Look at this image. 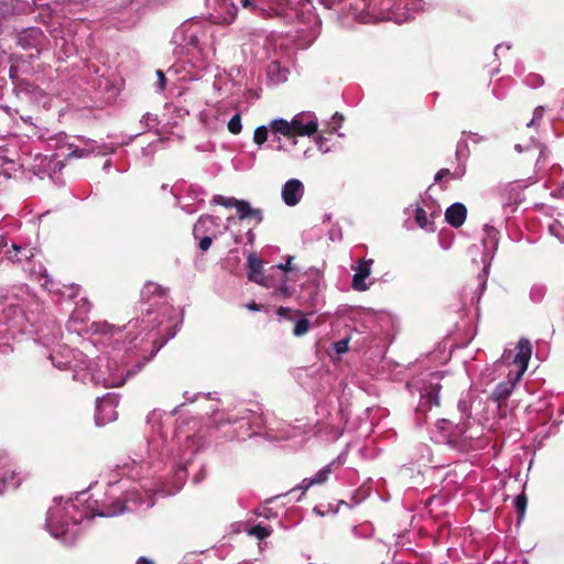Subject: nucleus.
<instances>
[{"label":"nucleus","mask_w":564,"mask_h":564,"mask_svg":"<svg viewBox=\"0 0 564 564\" xmlns=\"http://www.w3.org/2000/svg\"><path fill=\"white\" fill-rule=\"evenodd\" d=\"M151 435L147 446L133 452L129 460L118 465L109 481L105 499L79 492L75 499L55 498L48 508L45 527L50 534L63 543H73L79 533L80 522L88 517H116L133 510L139 505H152L150 494L158 489L150 478L170 466L178 480H183L185 466L203 446L202 437L189 429L178 426L171 440L163 431L162 416L153 411L148 416Z\"/></svg>","instance_id":"nucleus-1"},{"label":"nucleus","mask_w":564,"mask_h":564,"mask_svg":"<svg viewBox=\"0 0 564 564\" xmlns=\"http://www.w3.org/2000/svg\"><path fill=\"white\" fill-rule=\"evenodd\" d=\"M153 314L154 312L148 308L147 317L128 323L127 332L129 334L137 328H141L140 334L147 330L140 343H135L129 348L121 343L123 337L121 329L115 328L108 323H94L90 327L91 343L95 346H102L106 350L94 362L87 359L82 361V370H85L86 373L80 375L79 378L106 388L122 386L127 377L134 375L166 343V340L158 343L154 329L163 323V318L159 319V313L152 317Z\"/></svg>","instance_id":"nucleus-2"},{"label":"nucleus","mask_w":564,"mask_h":564,"mask_svg":"<svg viewBox=\"0 0 564 564\" xmlns=\"http://www.w3.org/2000/svg\"><path fill=\"white\" fill-rule=\"evenodd\" d=\"M531 355L530 341L522 338L514 350H505L501 358L495 362V371L498 373V377H507V380L499 382L492 391L491 399L495 402L501 403L511 395L516 384L528 369Z\"/></svg>","instance_id":"nucleus-3"},{"label":"nucleus","mask_w":564,"mask_h":564,"mask_svg":"<svg viewBox=\"0 0 564 564\" xmlns=\"http://www.w3.org/2000/svg\"><path fill=\"white\" fill-rule=\"evenodd\" d=\"M213 29L210 24L188 21L183 23L173 35V41L180 48V53L193 55L200 62L198 67L202 69L215 54Z\"/></svg>","instance_id":"nucleus-4"},{"label":"nucleus","mask_w":564,"mask_h":564,"mask_svg":"<svg viewBox=\"0 0 564 564\" xmlns=\"http://www.w3.org/2000/svg\"><path fill=\"white\" fill-rule=\"evenodd\" d=\"M272 127L280 134L295 132L301 137H311L316 133L318 121L315 113L302 111L295 115L290 121L282 118L273 119Z\"/></svg>","instance_id":"nucleus-5"},{"label":"nucleus","mask_w":564,"mask_h":564,"mask_svg":"<svg viewBox=\"0 0 564 564\" xmlns=\"http://www.w3.org/2000/svg\"><path fill=\"white\" fill-rule=\"evenodd\" d=\"M23 299L15 294L0 296V336L9 328L20 326L24 319L29 321L26 313L22 310Z\"/></svg>","instance_id":"nucleus-6"},{"label":"nucleus","mask_w":564,"mask_h":564,"mask_svg":"<svg viewBox=\"0 0 564 564\" xmlns=\"http://www.w3.org/2000/svg\"><path fill=\"white\" fill-rule=\"evenodd\" d=\"M50 359L56 368H72L76 372L74 377H80L79 371L83 368L82 361L85 360V356L82 352L75 351L68 347H61L58 351L50 354Z\"/></svg>","instance_id":"nucleus-7"},{"label":"nucleus","mask_w":564,"mask_h":564,"mask_svg":"<svg viewBox=\"0 0 564 564\" xmlns=\"http://www.w3.org/2000/svg\"><path fill=\"white\" fill-rule=\"evenodd\" d=\"M394 3L392 0H370L367 4V12L364 22L390 21L393 20L398 23L403 22L393 12Z\"/></svg>","instance_id":"nucleus-8"},{"label":"nucleus","mask_w":564,"mask_h":564,"mask_svg":"<svg viewBox=\"0 0 564 564\" xmlns=\"http://www.w3.org/2000/svg\"><path fill=\"white\" fill-rule=\"evenodd\" d=\"M293 259L294 258L292 256H289L285 263H280L270 268L272 278L275 272H282L285 274V278L276 286V293L283 299H289L294 294V289L291 286L290 282L299 278V273L292 264Z\"/></svg>","instance_id":"nucleus-9"},{"label":"nucleus","mask_w":564,"mask_h":564,"mask_svg":"<svg viewBox=\"0 0 564 564\" xmlns=\"http://www.w3.org/2000/svg\"><path fill=\"white\" fill-rule=\"evenodd\" d=\"M118 397L115 394H106L98 398L96 402L95 422L98 426H104L107 423L115 421L118 416L117 408Z\"/></svg>","instance_id":"nucleus-10"},{"label":"nucleus","mask_w":564,"mask_h":564,"mask_svg":"<svg viewBox=\"0 0 564 564\" xmlns=\"http://www.w3.org/2000/svg\"><path fill=\"white\" fill-rule=\"evenodd\" d=\"M441 379L442 375L440 372H432L429 375L426 381L421 388V401L419 405L421 411H424L427 408L431 409L432 405H438Z\"/></svg>","instance_id":"nucleus-11"},{"label":"nucleus","mask_w":564,"mask_h":564,"mask_svg":"<svg viewBox=\"0 0 564 564\" xmlns=\"http://www.w3.org/2000/svg\"><path fill=\"white\" fill-rule=\"evenodd\" d=\"M90 310V305L86 299H80L76 303V307L73 311L68 323L67 328L69 332H74L77 334H82L83 332H90L91 333V325L95 323L93 322L89 326L86 325V322L88 321V313Z\"/></svg>","instance_id":"nucleus-12"},{"label":"nucleus","mask_w":564,"mask_h":564,"mask_svg":"<svg viewBox=\"0 0 564 564\" xmlns=\"http://www.w3.org/2000/svg\"><path fill=\"white\" fill-rule=\"evenodd\" d=\"M321 291V278L316 273L302 283V294L299 295L300 304L311 308L316 307L319 302Z\"/></svg>","instance_id":"nucleus-13"},{"label":"nucleus","mask_w":564,"mask_h":564,"mask_svg":"<svg viewBox=\"0 0 564 564\" xmlns=\"http://www.w3.org/2000/svg\"><path fill=\"white\" fill-rule=\"evenodd\" d=\"M205 196L206 193L202 187L189 185L187 186V195L178 198V205L186 214L192 215L203 207Z\"/></svg>","instance_id":"nucleus-14"},{"label":"nucleus","mask_w":564,"mask_h":564,"mask_svg":"<svg viewBox=\"0 0 564 564\" xmlns=\"http://www.w3.org/2000/svg\"><path fill=\"white\" fill-rule=\"evenodd\" d=\"M248 278L250 281L268 289L275 286L274 280H272L271 271L269 270V273L265 275L262 271V260L253 253L248 257Z\"/></svg>","instance_id":"nucleus-15"},{"label":"nucleus","mask_w":564,"mask_h":564,"mask_svg":"<svg viewBox=\"0 0 564 564\" xmlns=\"http://www.w3.org/2000/svg\"><path fill=\"white\" fill-rule=\"evenodd\" d=\"M304 184L299 178L288 180L281 189V197L286 206H296L304 195Z\"/></svg>","instance_id":"nucleus-16"},{"label":"nucleus","mask_w":564,"mask_h":564,"mask_svg":"<svg viewBox=\"0 0 564 564\" xmlns=\"http://www.w3.org/2000/svg\"><path fill=\"white\" fill-rule=\"evenodd\" d=\"M227 110L221 106H212L199 112V121L210 130L219 129L226 121Z\"/></svg>","instance_id":"nucleus-17"},{"label":"nucleus","mask_w":564,"mask_h":564,"mask_svg":"<svg viewBox=\"0 0 564 564\" xmlns=\"http://www.w3.org/2000/svg\"><path fill=\"white\" fill-rule=\"evenodd\" d=\"M21 478L15 473L11 462L7 457H0V494L6 488H17Z\"/></svg>","instance_id":"nucleus-18"},{"label":"nucleus","mask_w":564,"mask_h":564,"mask_svg":"<svg viewBox=\"0 0 564 564\" xmlns=\"http://www.w3.org/2000/svg\"><path fill=\"white\" fill-rule=\"evenodd\" d=\"M44 34L40 29L30 28L19 34V44L25 50H35L40 54L44 43Z\"/></svg>","instance_id":"nucleus-19"},{"label":"nucleus","mask_w":564,"mask_h":564,"mask_svg":"<svg viewBox=\"0 0 564 564\" xmlns=\"http://www.w3.org/2000/svg\"><path fill=\"white\" fill-rule=\"evenodd\" d=\"M372 260H361L354 268L356 271L352 276V288L356 291H366L369 289V284L366 282L367 278L371 273Z\"/></svg>","instance_id":"nucleus-20"},{"label":"nucleus","mask_w":564,"mask_h":564,"mask_svg":"<svg viewBox=\"0 0 564 564\" xmlns=\"http://www.w3.org/2000/svg\"><path fill=\"white\" fill-rule=\"evenodd\" d=\"M217 227V218L209 215L200 216L193 227V235L196 239L204 235L216 236Z\"/></svg>","instance_id":"nucleus-21"},{"label":"nucleus","mask_w":564,"mask_h":564,"mask_svg":"<svg viewBox=\"0 0 564 564\" xmlns=\"http://www.w3.org/2000/svg\"><path fill=\"white\" fill-rule=\"evenodd\" d=\"M334 465H335V462L321 468L313 477L304 478L301 481V484L299 485L297 489H300L302 491V494H304L312 486L324 484L328 479L329 475L332 474Z\"/></svg>","instance_id":"nucleus-22"},{"label":"nucleus","mask_w":564,"mask_h":564,"mask_svg":"<svg viewBox=\"0 0 564 564\" xmlns=\"http://www.w3.org/2000/svg\"><path fill=\"white\" fill-rule=\"evenodd\" d=\"M467 209L464 204L455 203L445 212L446 221L453 227H460L466 220Z\"/></svg>","instance_id":"nucleus-23"},{"label":"nucleus","mask_w":564,"mask_h":564,"mask_svg":"<svg viewBox=\"0 0 564 564\" xmlns=\"http://www.w3.org/2000/svg\"><path fill=\"white\" fill-rule=\"evenodd\" d=\"M235 209L239 216V219L252 218L258 224H260L263 219L262 212L258 208H252L249 202L239 199Z\"/></svg>","instance_id":"nucleus-24"},{"label":"nucleus","mask_w":564,"mask_h":564,"mask_svg":"<svg viewBox=\"0 0 564 564\" xmlns=\"http://www.w3.org/2000/svg\"><path fill=\"white\" fill-rule=\"evenodd\" d=\"M20 89L35 102L41 104L43 106L47 105L48 97L40 87L26 82L20 84Z\"/></svg>","instance_id":"nucleus-25"},{"label":"nucleus","mask_w":564,"mask_h":564,"mask_svg":"<svg viewBox=\"0 0 564 564\" xmlns=\"http://www.w3.org/2000/svg\"><path fill=\"white\" fill-rule=\"evenodd\" d=\"M268 77L273 84H281L288 79V69L281 67L276 59L268 65Z\"/></svg>","instance_id":"nucleus-26"},{"label":"nucleus","mask_w":564,"mask_h":564,"mask_svg":"<svg viewBox=\"0 0 564 564\" xmlns=\"http://www.w3.org/2000/svg\"><path fill=\"white\" fill-rule=\"evenodd\" d=\"M59 156V154H54L52 158H40L44 172L48 173L50 176L59 173L64 169L65 163Z\"/></svg>","instance_id":"nucleus-27"},{"label":"nucleus","mask_w":564,"mask_h":564,"mask_svg":"<svg viewBox=\"0 0 564 564\" xmlns=\"http://www.w3.org/2000/svg\"><path fill=\"white\" fill-rule=\"evenodd\" d=\"M272 124H273V119L271 121H269L268 124L260 126L254 130L253 142L256 144L262 145L268 140L269 133H271L274 137V139L276 140V138L280 133L273 129Z\"/></svg>","instance_id":"nucleus-28"},{"label":"nucleus","mask_w":564,"mask_h":564,"mask_svg":"<svg viewBox=\"0 0 564 564\" xmlns=\"http://www.w3.org/2000/svg\"><path fill=\"white\" fill-rule=\"evenodd\" d=\"M437 213H438L437 210H432L429 215L424 208L417 207L416 213H415V221L421 228H423L427 231H434V224H433L432 218Z\"/></svg>","instance_id":"nucleus-29"},{"label":"nucleus","mask_w":564,"mask_h":564,"mask_svg":"<svg viewBox=\"0 0 564 564\" xmlns=\"http://www.w3.org/2000/svg\"><path fill=\"white\" fill-rule=\"evenodd\" d=\"M59 338L61 329L56 325L47 328H41L39 330V340H41L45 346L57 343Z\"/></svg>","instance_id":"nucleus-30"},{"label":"nucleus","mask_w":564,"mask_h":564,"mask_svg":"<svg viewBox=\"0 0 564 564\" xmlns=\"http://www.w3.org/2000/svg\"><path fill=\"white\" fill-rule=\"evenodd\" d=\"M297 137L300 135L295 132H291L290 134H279L276 138V150L290 152L299 143Z\"/></svg>","instance_id":"nucleus-31"},{"label":"nucleus","mask_w":564,"mask_h":564,"mask_svg":"<svg viewBox=\"0 0 564 564\" xmlns=\"http://www.w3.org/2000/svg\"><path fill=\"white\" fill-rule=\"evenodd\" d=\"M141 296L145 301L150 302L152 300V297H155V296L163 299L164 291L159 284L153 283V282H148L147 284H144V286L141 291Z\"/></svg>","instance_id":"nucleus-32"},{"label":"nucleus","mask_w":564,"mask_h":564,"mask_svg":"<svg viewBox=\"0 0 564 564\" xmlns=\"http://www.w3.org/2000/svg\"><path fill=\"white\" fill-rule=\"evenodd\" d=\"M115 148L111 145L109 148H105L102 150H95V149H79L75 148L72 151H69L67 154H65L66 158H85L88 156L90 153H98V154H106L108 152H113Z\"/></svg>","instance_id":"nucleus-33"},{"label":"nucleus","mask_w":564,"mask_h":564,"mask_svg":"<svg viewBox=\"0 0 564 564\" xmlns=\"http://www.w3.org/2000/svg\"><path fill=\"white\" fill-rule=\"evenodd\" d=\"M247 533L251 536L257 538L258 540H264L270 536L272 533L271 527L257 524L247 530Z\"/></svg>","instance_id":"nucleus-34"},{"label":"nucleus","mask_w":564,"mask_h":564,"mask_svg":"<svg viewBox=\"0 0 564 564\" xmlns=\"http://www.w3.org/2000/svg\"><path fill=\"white\" fill-rule=\"evenodd\" d=\"M523 83L528 87H530L532 89H536L544 85V78L540 74L530 73L524 77Z\"/></svg>","instance_id":"nucleus-35"},{"label":"nucleus","mask_w":564,"mask_h":564,"mask_svg":"<svg viewBox=\"0 0 564 564\" xmlns=\"http://www.w3.org/2000/svg\"><path fill=\"white\" fill-rule=\"evenodd\" d=\"M55 46L61 48L65 56H70L76 52V48L72 42H68L64 36L55 37Z\"/></svg>","instance_id":"nucleus-36"},{"label":"nucleus","mask_w":564,"mask_h":564,"mask_svg":"<svg viewBox=\"0 0 564 564\" xmlns=\"http://www.w3.org/2000/svg\"><path fill=\"white\" fill-rule=\"evenodd\" d=\"M227 129L232 134H239L242 130L241 116L239 112L235 113L227 122Z\"/></svg>","instance_id":"nucleus-37"},{"label":"nucleus","mask_w":564,"mask_h":564,"mask_svg":"<svg viewBox=\"0 0 564 564\" xmlns=\"http://www.w3.org/2000/svg\"><path fill=\"white\" fill-rule=\"evenodd\" d=\"M239 199L235 197H226L223 195H215L212 203L215 205H221L226 208H235Z\"/></svg>","instance_id":"nucleus-38"},{"label":"nucleus","mask_w":564,"mask_h":564,"mask_svg":"<svg viewBox=\"0 0 564 564\" xmlns=\"http://www.w3.org/2000/svg\"><path fill=\"white\" fill-rule=\"evenodd\" d=\"M422 0H405L404 8L406 9L405 17L402 19L403 21H408L412 19L413 14L410 12H419L422 10Z\"/></svg>","instance_id":"nucleus-39"},{"label":"nucleus","mask_w":564,"mask_h":564,"mask_svg":"<svg viewBox=\"0 0 564 564\" xmlns=\"http://www.w3.org/2000/svg\"><path fill=\"white\" fill-rule=\"evenodd\" d=\"M311 324L307 318H300L295 321L293 335L296 337L304 336L310 330Z\"/></svg>","instance_id":"nucleus-40"},{"label":"nucleus","mask_w":564,"mask_h":564,"mask_svg":"<svg viewBox=\"0 0 564 564\" xmlns=\"http://www.w3.org/2000/svg\"><path fill=\"white\" fill-rule=\"evenodd\" d=\"M469 155V150L467 145V141L463 138L458 141L457 148H456V158L458 161L466 160Z\"/></svg>","instance_id":"nucleus-41"},{"label":"nucleus","mask_w":564,"mask_h":564,"mask_svg":"<svg viewBox=\"0 0 564 564\" xmlns=\"http://www.w3.org/2000/svg\"><path fill=\"white\" fill-rule=\"evenodd\" d=\"M12 248L14 249L15 254L14 257H11V259L14 261L21 262L23 258L29 259L30 257H32V252L25 248L22 249L17 245H12Z\"/></svg>","instance_id":"nucleus-42"},{"label":"nucleus","mask_w":564,"mask_h":564,"mask_svg":"<svg viewBox=\"0 0 564 564\" xmlns=\"http://www.w3.org/2000/svg\"><path fill=\"white\" fill-rule=\"evenodd\" d=\"M514 508L519 512L520 518H523L527 508V497L523 494L516 497Z\"/></svg>","instance_id":"nucleus-43"},{"label":"nucleus","mask_w":564,"mask_h":564,"mask_svg":"<svg viewBox=\"0 0 564 564\" xmlns=\"http://www.w3.org/2000/svg\"><path fill=\"white\" fill-rule=\"evenodd\" d=\"M544 116V107L543 106H538L534 111H533V118L531 119L530 122H528V127H533L535 126Z\"/></svg>","instance_id":"nucleus-44"},{"label":"nucleus","mask_w":564,"mask_h":564,"mask_svg":"<svg viewBox=\"0 0 564 564\" xmlns=\"http://www.w3.org/2000/svg\"><path fill=\"white\" fill-rule=\"evenodd\" d=\"M544 293H545V289L544 286L542 285H535L531 289V299L534 301V302H540L543 296H544Z\"/></svg>","instance_id":"nucleus-45"},{"label":"nucleus","mask_w":564,"mask_h":564,"mask_svg":"<svg viewBox=\"0 0 564 564\" xmlns=\"http://www.w3.org/2000/svg\"><path fill=\"white\" fill-rule=\"evenodd\" d=\"M213 237L214 236H210V235H204L198 238V240H199L198 246L202 251H207L210 248L212 242H213Z\"/></svg>","instance_id":"nucleus-46"},{"label":"nucleus","mask_w":564,"mask_h":564,"mask_svg":"<svg viewBox=\"0 0 564 564\" xmlns=\"http://www.w3.org/2000/svg\"><path fill=\"white\" fill-rule=\"evenodd\" d=\"M549 231L551 235L555 236L561 241H563V239H562L563 228L557 221H555L549 226Z\"/></svg>","instance_id":"nucleus-47"},{"label":"nucleus","mask_w":564,"mask_h":564,"mask_svg":"<svg viewBox=\"0 0 564 564\" xmlns=\"http://www.w3.org/2000/svg\"><path fill=\"white\" fill-rule=\"evenodd\" d=\"M251 414H252V412H251L250 410L245 411V412H243V415L239 419V421H240V422H245V421H247V423H246V424H248V425H249V427H251V423H250ZM228 422H229V423H234V424H236V423H238V419H237V417H235V419H228Z\"/></svg>","instance_id":"nucleus-48"},{"label":"nucleus","mask_w":564,"mask_h":564,"mask_svg":"<svg viewBox=\"0 0 564 564\" xmlns=\"http://www.w3.org/2000/svg\"><path fill=\"white\" fill-rule=\"evenodd\" d=\"M158 82H156V90L162 91L166 86V78L162 70H156Z\"/></svg>","instance_id":"nucleus-49"},{"label":"nucleus","mask_w":564,"mask_h":564,"mask_svg":"<svg viewBox=\"0 0 564 564\" xmlns=\"http://www.w3.org/2000/svg\"><path fill=\"white\" fill-rule=\"evenodd\" d=\"M348 339H341L335 344V350L337 354H345L348 351Z\"/></svg>","instance_id":"nucleus-50"},{"label":"nucleus","mask_w":564,"mask_h":564,"mask_svg":"<svg viewBox=\"0 0 564 564\" xmlns=\"http://www.w3.org/2000/svg\"><path fill=\"white\" fill-rule=\"evenodd\" d=\"M291 312V308L281 306L278 308L276 314L279 317L292 319Z\"/></svg>","instance_id":"nucleus-51"},{"label":"nucleus","mask_w":564,"mask_h":564,"mask_svg":"<svg viewBox=\"0 0 564 564\" xmlns=\"http://www.w3.org/2000/svg\"><path fill=\"white\" fill-rule=\"evenodd\" d=\"M145 122L148 127H154L156 124V118L152 116L151 113H145L142 117V122Z\"/></svg>","instance_id":"nucleus-52"},{"label":"nucleus","mask_w":564,"mask_h":564,"mask_svg":"<svg viewBox=\"0 0 564 564\" xmlns=\"http://www.w3.org/2000/svg\"><path fill=\"white\" fill-rule=\"evenodd\" d=\"M466 134H468L471 138L473 142H475V143H478V142L485 140V137L478 135L477 133L464 131L463 137Z\"/></svg>","instance_id":"nucleus-53"},{"label":"nucleus","mask_w":564,"mask_h":564,"mask_svg":"<svg viewBox=\"0 0 564 564\" xmlns=\"http://www.w3.org/2000/svg\"><path fill=\"white\" fill-rule=\"evenodd\" d=\"M510 47H511V46H510L509 44H498V45L496 46V48H495V55H496V56H498V55H499V53H500V51H502V50L508 51V50H510Z\"/></svg>","instance_id":"nucleus-54"},{"label":"nucleus","mask_w":564,"mask_h":564,"mask_svg":"<svg viewBox=\"0 0 564 564\" xmlns=\"http://www.w3.org/2000/svg\"><path fill=\"white\" fill-rule=\"evenodd\" d=\"M448 174H449V170L443 169L436 173L435 181L437 182V181L442 180L445 175H448Z\"/></svg>","instance_id":"nucleus-55"},{"label":"nucleus","mask_w":564,"mask_h":564,"mask_svg":"<svg viewBox=\"0 0 564 564\" xmlns=\"http://www.w3.org/2000/svg\"><path fill=\"white\" fill-rule=\"evenodd\" d=\"M246 307L252 312H259L261 310V306L254 302L248 303Z\"/></svg>","instance_id":"nucleus-56"},{"label":"nucleus","mask_w":564,"mask_h":564,"mask_svg":"<svg viewBox=\"0 0 564 564\" xmlns=\"http://www.w3.org/2000/svg\"><path fill=\"white\" fill-rule=\"evenodd\" d=\"M135 564H154V563H153L152 560H150L148 557H144V556H141V557L138 558Z\"/></svg>","instance_id":"nucleus-57"},{"label":"nucleus","mask_w":564,"mask_h":564,"mask_svg":"<svg viewBox=\"0 0 564 564\" xmlns=\"http://www.w3.org/2000/svg\"><path fill=\"white\" fill-rule=\"evenodd\" d=\"M464 174H465V167H464V166H458V169L455 171V173L453 174V176H454V177H456V178H459V177H462Z\"/></svg>","instance_id":"nucleus-58"},{"label":"nucleus","mask_w":564,"mask_h":564,"mask_svg":"<svg viewBox=\"0 0 564 564\" xmlns=\"http://www.w3.org/2000/svg\"><path fill=\"white\" fill-rule=\"evenodd\" d=\"M182 187H184V184H181V186H178V185H177V186H174V187L172 188V192H173L174 196H175L177 199H178V196H177V195H178V193H181V192L183 191V188H182Z\"/></svg>","instance_id":"nucleus-59"},{"label":"nucleus","mask_w":564,"mask_h":564,"mask_svg":"<svg viewBox=\"0 0 564 564\" xmlns=\"http://www.w3.org/2000/svg\"><path fill=\"white\" fill-rule=\"evenodd\" d=\"M316 144H317V147H318V149H319V150H322L323 152H327V150H324V149H323V145H324L323 138H321V137H319V138H317V140H316Z\"/></svg>","instance_id":"nucleus-60"},{"label":"nucleus","mask_w":564,"mask_h":564,"mask_svg":"<svg viewBox=\"0 0 564 564\" xmlns=\"http://www.w3.org/2000/svg\"><path fill=\"white\" fill-rule=\"evenodd\" d=\"M251 435H252V433H248V434H237V437H238V438L243 440L246 436L250 437Z\"/></svg>","instance_id":"nucleus-61"},{"label":"nucleus","mask_w":564,"mask_h":564,"mask_svg":"<svg viewBox=\"0 0 564 564\" xmlns=\"http://www.w3.org/2000/svg\"><path fill=\"white\" fill-rule=\"evenodd\" d=\"M514 149H516V151H518V152H522V151H523V149H522L521 144H516Z\"/></svg>","instance_id":"nucleus-62"},{"label":"nucleus","mask_w":564,"mask_h":564,"mask_svg":"<svg viewBox=\"0 0 564 564\" xmlns=\"http://www.w3.org/2000/svg\"><path fill=\"white\" fill-rule=\"evenodd\" d=\"M198 75H199V73L197 72V73H195L194 75H191V76H189V79H194V78H195V77H197Z\"/></svg>","instance_id":"nucleus-63"},{"label":"nucleus","mask_w":564,"mask_h":564,"mask_svg":"<svg viewBox=\"0 0 564 564\" xmlns=\"http://www.w3.org/2000/svg\"><path fill=\"white\" fill-rule=\"evenodd\" d=\"M259 422H256L254 424L259 427L261 425V419H258Z\"/></svg>","instance_id":"nucleus-64"}]
</instances>
